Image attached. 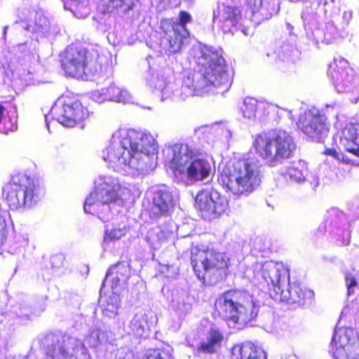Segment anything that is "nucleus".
<instances>
[{"label": "nucleus", "instance_id": "obj_27", "mask_svg": "<svg viewBox=\"0 0 359 359\" xmlns=\"http://www.w3.org/2000/svg\"><path fill=\"white\" fill-rule=\"evenodd\" d=\"M241 110L244 117L248 119L255 118L257 110V100L252 98L245 100Z\"/></svg>", "mask_w": 359, "mask_h": 359}, {"label": "nucleus", "instance_id": "obj_7", "mask_svg": "<svg viewBox=\"0 0 359 359\" xmlns=\"http://www.w3.org/2000/svg\"><path fill=\"white\" fill-rule=\"evenodd\" d=\"M290 271H262V276L268 286L271 298L277 302H286L304 306L314 299L313 290L305 286L294 283L287 287L290 282Z\"/></svg>", "mask_w": 359, "mask_h": 359}, {"label": "nucleus", "instance_id": "obj_3", "mask_svg": "<svg viewBox=\"0 0 359 359\" xmlns=\"http://www.w3.org/2000/svg\"><path fill=\"white\" fill-rule=\"evenodd\" d=\"M259 172L256 163L250 158L230 161L218 175V183L236 196L248 195L259 184Z\"/></svg>", "mask_w": 359, "mask_h": 359}, {"label": "nucleus", "instance_id": "obj_22", "mask_svg": "<svg viewBox=\"0 0 359 359\" xmlns=\"http://www.w3.org/2000/svg\"><path fill=\"white\" fill-rule=\"evenodd\" d=\"M100 301L102 303V314L109 318L115 317L121 304L120 294L118 292L111 291L105 293L100 290Z\"/></svg>", "mask_w": 359, "mask_h": 359}, {"label": "nucleus", "instance_id": "obj_40", "mask_svg": "<svg viewBox=\"0 0 359 359\" xmlns=\"http://www.w3.org/2000/svg\"><path fill=\"white\" fill-rule=\"evenodd\" d=\"M248 29H243L242 32L244 33L245 35H248Z\"/></svg>", "mask_w": 359, "mask_h": 359}, {"label": "nucleus", "instance_id": "obj_37", "mask_svg": "<svg viewBox=\"0 0 359 359\" xmlns=\"http://www.w3.org/2000/svg\"><path fill=\"white\" fill-rule=\"evenodd\" d=\"M4 111L5 107L1 104H0V123L1 122L2 118L4 117Z\"/></svg>", "mask_w": 359, "mask_h": 359}, {"label": "nucleus", "instance_id": "obj_9", "mask_svg": "<svg viewBox=\"0 0 359 359\" xmlns=\"http://www.w3.org/2000/svg\"><path fill=\"white\" fill-rule=\"evenodd\" d=\"M43 196L39 182L30 177L22 175L13 178L2 188L1 197L11 210L30 208Z\"/></svg>", "mask_w": 359, "mask_h": 359}, {"label": "nucleus", "instance_id": "obj_12", "mask_svg": "<svg viewBox=\"0 0 359 359\" xmlns=\"http://www.w3.org/2000/svg\"><path fill=\"white\" fill-rule=\"evenodd\" d=\"M118 199V194L109 184L99 186L86 198L83 209L88 214L104 220L110 212L109 204Z\"/></svg>", "mask_w": 359, "mask_h": 359}, {"label": "nucleus", "instance_id": "obj_1", "mask_svg": "<svg viewBox=\"0 0 359 359\" xmlns=\"http://www.w3.org/2000/svg\"><path fill=\"white\" fill-rule=\"evenodd\" d=\"M156 152L151 135L128 129L121 135L118 145L110 144L102 151V158L113 166H128L135 170L147 167L149 156Z\"/></svg>", "mask_w": 359, "mask_h": 359}, {"label": "nucleus", "instance_id": "obj_14", "mask_svg": "<svg viewBox=\"0 0 359 359\" xmlns=\"http://www.w3.org/2000/svg\"><path fill=\"white\" fill-rule=\"evenodd\" d=\"M195 208L205 219L216 218L228 209V201L216 191L201 190L195 198Z\"/></svg>", "mask_w": 359, "mask_h": 359}, {"label": "nucleus", "instance_id": "obj_25", "mask_svg": "<svg viewBox=\"0 0 359 359\" xmlns=\"http://www.w3.org/2000/svg\"><path fill=\"white\" fill-rule=\"evenodd\" d=\"M306 170L303 165L300 163L293 164L288 167L284 173L285 178L290 179L291 181L300 182L305 180V172Z\"/></svg>", "mask_w": 359, "mask_h": 359}, {"label": "nucleus", "instance_id": "obj_41", "mask_svg": "<svg viewBox=\"0 0 359 359\" xmlns=\"http://www.w3.org/2000/svg\"><path fill=\"white\" fill-rule=\"evenodd\" d=\"M341 160H342L344 162H346V163H349V161H348V160H346L344 157H342Z\"/></svg>", "mask_w": 359, "mask_h": 359}, {"label": "nucleus", "instance_id": "obj_21", "mask_svg": "<svg viewBox=\"0 0 359 359\" xmlns=\"http://www.w3.org/2000/svg\"><path fill=\"white\" fill-rule=\"evenodd\" d=\"M224 340L222 332L215 327H211L205 341H203L197 347V352L205 354H213L221 347Z\"/></svg>", "mask_w": 359, "mask_h": 359}, {"label": "nucleus", "instance_id": "obj_26", "mask_svg": "<svg viewBox=\"0 0 359 359\" xmlns=\"http://www.w3.org/2000/svg\"><path fill=\"white\" fill-rule=\"evenodd\" d=\"M126 234V227L125 225L121 226H114L111 229H106L103 242L109 243V242L116 241L125 236Z\"/></svg>", "mask_w": 359, "mask_h": 359}, {"label": "nucleus", "instance_id": "obj_28", "mask_svg": "<svg viewBox=\"0 0 359 359\" xmlns=\"http://www.w3.org/2000/svg\"><path fill=\"white\" fill-rule=\"evenodd\" d=\"M8 212L0 209V245H2L6 237V217Z\"/></svg>", "mask_w": 359, "mask_h": 359}, {"label": "nucleus", "instance_id": "obj_8", "mask_svg": "<svg viewBox=\"0 0 359 359\" xmlns=\"http://www.w3.org/2000/svg\"><path fill=\"white\" fill-rule=\"evenodd\" d=\"M58 60L65 77L87 79L102 69L101 63L86 48L74 44L66 47Z\"/></svg>", "mask_w": 359, "mask_h": 359}, {"label": "nucleus", "instance_id": "obj_43", "mask_svg": "<svg viewBox=\"0 0 359 359\" xmlns=\"http://www.w3.org/2000/svg\"><path fill=\"white\" fill-rule=\"evenodd\" d=\"M52 268H53V269H56L60 268V266H55V265H53V266H52Z\"/></svg>", "mask_w": 359, "mask_h": 359}, {"label": "nucleus", "instance_id": "obj_34", "mask_svg": "<svg viewBox=\"0 0 359 359\" xmlns=\"http://www.w3.org/2000/svg\"><path fill=\"white\" fill-rule=\"evenodd\" d=\"M154 359H173V357L168 351L160 349L155 355Z\"/></svg>", "mask_w": 359, "mask_h": 359}, {"label": "nucleus", "instance_id": "obj_15", "mask_svg": "<svg viewBox=\"0 0 359 359\" xmlns=\"http://www.w3.org/2000/svg\"><path fill=\"white\" fill-rule=\"evenodd\" d=\"M191 264L193 269H226L229 259L221 252L195 248L191 250Z\"/></svg>", "mask_w": 359, "mask_h": 359}, {"label": "nucleus", "instance_id": "obj_13", "mask_svg": "<svg viewBox=\"0 0 359 359\" xmlns=\"http://www.w3.org/2000/svg\"><path fill=\"white\" fill-rule=\"evenodd\" d=\"M191 22V15L184 11L180 12L178 22L172 18L163 19L161 21L160 27L165 34L164 37L171 53H177L180 50L183 40L189 36L187 25Z\"/></svg>", "mask_w": 359, "mask_h": 359}, {"label": "nucleus", "instance_id": "obj_30", "mask_svg": "<svg viewBox=\"0 0 359 359\" xmlns=\"http://www.w3.org/2000/svg\"><path fill=\"white\" fill-rule=\"evenodd\" d=\"M345 280L347 287L348 295H351L353 293V288L358 285L357 280L355 276L351 274H347Z\"/></svg>", "mask_w": 359, "mask_h": 359}, {"label": "nucleus", "instance_id": "obj_32", "mask_svg": "<svg viewBox=\"0 0 359 359\" xmlns=\"http://www.w3.org/2000/svg\"><path fill=\"white\" fill-rule=\"evenodd\" d=\"M121 3L118 6L123 8V12L126 13L132 10L135 5L136 0H119Z\"/></svg>", "mask_w": 359, "mask_h": 359}, {"label": "nucleus", "instance_id": "obj_31", "mask_svg": "<svg viewBox=\"0 0 359 359\" xmlns=\"http://www.w3.org/2000/svg\"><path fill=\"white\" fill-rule=\"evenodd\" d=\"M116 268L127 269L130 268V259L127 255H121L120 260L114 264Z\"/></svg>", "mask_w": 359, "mask_h": 359}, {"label": "nucleus", "instance_id": "obj_11", "mask_svg": "<svg viewBox=\"0 0 359 359\" xmlns=\"http://www.w3.org/2000/svg\"><path fill=\"white\" fill-rule=\"evenodd\" d=\"M60 106L52 109L54 118L67 127H74L89 116L88 107L84 105L78 95H62L60 98Z\"/></svg>", "mask_w": 359, "mask_h": 359}, {"label": "nucleus", "instance_id": "obj_24", "mask_svg": "<svg viewBox=\"0 0 359 359\" xmlns=\"http://www.w3.org/2000/svg\"><path fill=\"white\" fill-rule=\"evenodd\" d=\"M241 18V12L237 8L232 6L224 7L222 15V21L224 26L230 28L236 25Z\"/></svg>", "mask_w": 359, "mask_h": 359}, {"label": "nucleus", "instance_id": "obj_20", "mask_svg": "<svg viewBox=\"0 0 359 359\" xmlns=\"http://www.w3.org/2000/svg\"><path fill=\"white\" fill-rule=\"evenodd\" d=\"M340 141L345 150L359 158V125L349 124L342 130Z\"/></svg>", "mask_w": 359, "mask_h": 359}, {"label": "nucleus", "instance_id": "obj_29", "mask_svg": "<svg viewBox=\"0 0 359 359\" xmlns=\"http://www.w3.org/2000/svg\"><path fill=\"white\" fill-rule=\"evenodd\" d=\"M130 327L131 329L132 334L137 338H141L144 334V328L141 325L140 320H133L130 322Z\"/></svg>", "mask_w": 359, "mask_h": 359}, {"label": "nucleus", "instance_id": "obj_44", "mask_svg": "<svg viewBox=\"0 0 359 359\" xmlns=\"http://www.w3.org/2000/svg\"><path fill=\"white\" fill-rule=\"evenodd\" d=\"M323 229H324V231H325V229H326V226H323Z\"/></svg>", "mask_w": 359, "mask_h": 359}, {"label": "nucleus", "instance_id": "obj_18", "mask_svg": "<svg viewBox=\"0 0 359 359\" xmlns=\"http://www.w3.org/2000/svg\"><path fill=\"white\" fill-rule=\"evenodd\" d=\"M230 359H266V354L259 346L245 341L231 347Z\"/></svg>", "mask_w": 359, "mask_h": 359}, {"label": "nucleus", "instance_id": "obj_17", "mask_svg": "<svg viewBox=\"0 0 359 359\" xmlns=\"http://www.w3.org/2000/svg\"><path fill=\"white\" fill-rule=\"evenodd\" d=\"M348 330H339L335 331L332 343L335 347L333 353L334 359H358L355 351L350 343Z\"/></svg>", "mask_w": 359, "mask_h": 359}, {"label": "nucleus", "instance_id": "obj_19", "mask_svg": "<svg viewBox=\"0 0 359 359\" xmlns=\"http://www.w3.org/2000/svg\"><path fill=\"white\" fill-rule=\"evenodd\" d=\"M173 205L172 194L165 190H157L154 192L151 211L155 217L167 215Z\"/></svg>", "mask_w": 359, "mask_h": 359}, {"label": "nucleus", "instance_id": "obj_10", "mask_svg": "<svg viewBox=\"0 0 359 359\" xmlns=\"http://www.w3.org/2000/svg\"><path fill=\"white\" fill-rule=\"evenodd\" d=\"M327 74L339 93L350 94V99H359V72L342 57H334L327 69Z\"/></svg>", "mask_w": 359, "mask_h": 359}, {"label": "nucleus", "instance_id": "obj_33", "mask_svg": "<svg viewBox=\"0 0 359 359\" xmlns=\"http://www.w3.org/2000/svg\"><path fill=\"white\" fill-rule=\"evenodd\" d=\"M196 271L197 272L196 276H198V279H200L201 280L203 284L207 285H211V281L210 280L206 279L207 276H210V275L208 274L210 271L198 270V271Z\"/></svg>", "mask_w": 359, "mask_h": 359}, {"label": "nucleus", "instance_id": "obj_23", "mask_svg": "<svg viewBox=\"0 0 359 359\" xmlns=\"http://www.w3.org/2000/svg\"><path fill=\"white\" fill-rule=\"evenodd\" d=\"M66 10L72 12L78 18H85L88 15L89 0H62Z\"/></svg>", "mask_w": 359, "mask_h": 359}, {"label": "nucleus", "instance_id": "obj_4", "mask_svg": "<svg viewBox=\"0 0 359 359\" xmlns=\"http://www.w3.org/2000/svg\"><path fill=\"white\" fill-rule=\"evenodd\" d=\"M193 151L188 145L175 144L168 149L165 166L175 177L191 183L203 182L210 176L212 167L203 158H192Z\"/></svg>", "mask_w": 359, "mask_h": 359}, {"label": "nucleus", "instance_id": "obj_16", "mask_svg": "<svg viewBox=\"0 0 359 359\" xmlns=\"http://www.w3.org/2000/svg\"><path fill=\"white\" fill-rule=\"evenodd\" d=\"M297 127L309 137L317 140L327 135L329 131L325 116L311 111H306L299 116Z\"/></svg>", "mask_w": 359, "mask_h": 359}, {"label": "nucleus", "instance_id": "obj_35", "mask_svg": "<svg viewBox=\"0 0 359 359\" xmlns=\"http://www.w3.org/2000/svg\"><path fill=\"white\" fill-rule=\"evenodd\" d=\"M323 154L327 156H332L337 160L340 159V156L335 149H333V148L325 149V151H323Z\"/></svg>", "mask_w": 359, "mask_h": 359}, {"label": "nucleus", "instance_id": "obj_2", "mask_svg": "<svg viewBox=\"0 0 359 359\" xmlns=\"http://www.w3.org/2000/svg\"><path fill=\"white\" fill-rule=\"evenodd\" d=\"M259 311V305L252 295L231 289L217 297L212 316L226 323H248L257 318Z\"/></svg>", "mask_w": 359, "mask_h": 359}, {"label": "nucleus", "instance_id": "obj_42", "mask_svg": "<svg viewBox=\"0 0 359 359\" xmlns=\"http://www.w3.org/2000/svg\"><path fill=\"white\" fill-rule=\"evenodd\" d=\"M257 1H258V2H261V1H262V0H253V4H254V5H255V4H257Z\"/></svg>", "mask_w": 359, "mask_h": 359}, {"label": "nucleus", "instance_id": "obj_6", "mask_svg": "<svg viewBox=\"0 0 359 359\" xmlns=\"http://www.w3.org/2000/svg\"><path fill=\"white\" fill-rule=\"evenodd\" d=\"M253 147L267 165L276 167L293 156L296 144L288 133L273 129L256 135Z\"/></svg>", "mask_w": 359, "mask_h": 359}, {"label": "nucleus", "instance_id": "obj_5", "mask_svg": "<svg viewBox=\"0 0 359 359\" xmlns=\"http://www.w3.org/2000/svg\"><path fill=\"white\" fill-rule=\"evenodd\" d=\"M199 75L193 80L191 89L195 95H203L210 87L227 90L231 86L232 77L226 70L224 58L210 48L203 50L199 58Z\"/></svg>", "mask_w": 359, "mask_h": 359}, {"label": "nucleus", "instance_id": "obj_36", "mask_svg": "<svg viewBox=\"0 0 359 359\" xmlns=\"http://www.w3.org/2000/svg\"><path fill=\"white\" fill-rule=\"evenodd\" d=\"M76 359H92L90 354L86 351H83Z\"/></svg>", "mask_w": 359, "mask_h": 359}, {"label": "nucleus", "instance_id": "obj_38", "mask_svg": "<svg viewBox=\"0 0 359 359\" xmlns=\"http://www.w3.org/2000/svg\"><path fill=\"white\" fill-rule=\"evenodd\" d=\"M112 275H113V271H107V273L105 275L104 283L107 282L109 280L110 276H111Z\"/></svg>", "mask_w": 359, "mask_h": 359}, {"label": "nucleus", "instance_id": "obj_39", "mask_svg": "<svg viewBox=\"0 0 359 359\" xmlns=\"http://www.w3.org/2000/svg\"><path fill=\"white\" fill-rule=\"evenodd\" d=\"M51 259H52L53 262H55L56 260L62 261V257L55 255V256L52 257Z\"/></svg>", "mask_w": 359, "mask_h": 359}]
</instances>
